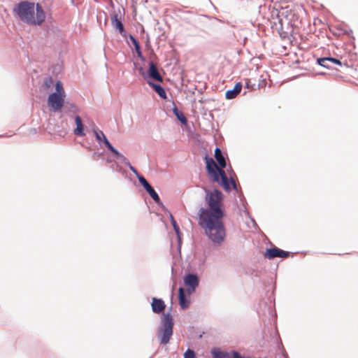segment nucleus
<instances>
[{"label":"nucleus","mask_w":358,"mask_h":358,"mask_svg":"<svg viewBox=\"0 0 358 358\" xmlns=\"http://www.w3.org/2000/svg\"><path fill=\"white\" fill-rule=\"evenodd\" d=\"M205 160L206 170L214 182L220 185L226 192H230L231 189L237 190L236 183L235 180L232 178L231 175L230 180L229 181L224 171L217 167L212 157H209L206 155L205 156Z\"/></svg>","instance_id":"obj_1"},{"label":"nucleus","mask_w":358,"mask_h":358,"mask_svg":"<svg viewBox=\"0 0 358 358\" xmlns=\"http://www.w3.org/2000/svg\"><path fill=\"white\" fill-rule=\"evenodd\" d=\"M223 217L208 218V222L201 224L208 238L212 241L215 247L220 246L226 237V229L222 220Z\"/></svg>","instance_id":"obj_2"},{"label":"nucleus","mask_w":358,"mask_h":358,"mask_svg":"<svg viewBox=\"0 0 358 358\" xmlns=\"http://www.w3.org/2000/svg\"><path fill=\"white\" fill-rule=\"evenodd\" d=\"M223 199V194L218 189H214L213 191L206 190L205 200L211 211V217H224V211L222 208Z\"/></svg>","instance_id":"obj_3"},{"label":"nucleus","mask_w":358,"mask_h":358,"mask_svg":"<svg viewBox=\"0 0 358 358\" xmlns=\"http://www.w3.org/2000/svg\"><path fill=\"white\" fill-rule=\"evenodd\" d=\"M34 2L20 1L13 8V12L21 21L31 25V22H34Z\"/></svg>","instance_id":"obj_4"},{"label":"nucleus","mask_w":358,"mask_h":358,"mask_svg":"<svg viewBox=\"0 0 358 358\" xmlns=\"http://www.w3.org/2000/svg\"><path fill=\"white\" fill-rule=\"evenodd\" d=\"M174 322L170 313L163 315L161 326L157 331L158 338L160 343L166 345L169 343L171 336L173 335V327Z\"/></svg>","instance_id":"obj_5"},{"label":"nucleus","mask_w":358,"mask_h":358,"mask_svg":"<svg viewBox=\"0 0 358 358\" xmlns=\"http://www.w3.org/2000/svg\"><path fill=\"white\" fill-rule=\"evenodd\" d=\"M66 94L63 84L57 81L55 84V92L51 93L48 97V103L54 112L61 111L64 105Z\"/></svg>","instance_id":"obj_6"},{"label":"nucleus","mask_w":358,"mask_h":358,"mask_svg":"<svg viewBox=\"0 0 358 358\" xmlns=\"http://www.w3.org/2000/svg\"><path fill=\"white\" fill-rule=\"evenodd\" d=\"M184 284L187 287L188 293L192 294L199 286V277L196 274L188 273L184 277Z\"/></svg>","instance_id":"obj_7"},{"label":"nucleus","mask_w":358,"mask_h":358,"mask_svg":"<svg viewBox=\"0 0 358 358\" xmlns=\"http://www.w3.org/2000/svg\"><path fill=\"white\" fill-rule=\"evenodd\" d=\"M290 253L287 251H284L276 247L266 249L264 257L268 259H273L275 257L286 258L289 257Z\"/></svg>","instance_id":"obj_8"},{"label":"nucleus","mask_w":358,"mask_h":358,"mask_svg":"<svg viewBox=\"0 0 358 358\" xmlns=\"http://www.w3.org/2000/svg\"><path fill=\"white\" fill-rule=\"evenodd\" d=\"M211 354L213 358H244L237 351H232V357L230 353L221 351L220 349H213Z\"/></svg>","instance_id":"obj_9"},{"label":"nucleus","mask_w":358,"mask_h":358,"mask_svg":"<svg viewBox=\"0 0 358 358\" xmlns=\"http://www.w3.org/2000/svg\"><path fill=\"white\" fill-rule=\"evenodd\" d=\"M45 13L42 6L39 3L36 4V17H34V22L31 25H41L45 20Z\"/></svg>","instance_id":"obj_10"},{"label":"nucleus","mask_w":358,"mask_h":358,"mask_svg":"<svg viewBox=\"0 0 358 358\" xmlns=\"http://www.w3.org/2000/svg\"><path fill=\"white\" fill-rule=\"evenodd\" d=\"M148 77H150L158 82H163V78L160 75L156 64L153 62H150L149 63V69L147 73V78Z\"/></svg>","instance_id":"obj_11"},{"label":"nucleus","mask_w":358,"mask_h":358,"mask_svg":"<svg viewBox=\"0 0 358 358\" xmlns=\"http://www.w3.org/2000/svg\"><path fill=\"white\" fill-rule=\"evenodd\" d=\"M151 308L154 313L159 314L164 310L166 305L162 299L153 297L152 299Z\"/></svg>","instance_id":"obj_12"},{"label":"nucleus","mask_w":358,"mask_h":358,"mask_svg":"<svg viewBox=\"0 0 358 358\" xmlns=\"http://www.w3.org/2000/svg\"><path fill=\"white\" fill-rule=\"evenodd\" d=\"M211 211L210 208H204L203 207L200 208L199 210V224L201 226V224H205L208 222V218H210L211 220L213 219V217H211L210 215Z\"/></svg>","instance_id":"obj_13"},{"label":"nucleus","mask_w":358,"mask_h":358,"mask_svg":"<svg viewBox=\"0 0 358 358\" xmlns=\"http://www.w3.org/2000/svg\"><path fill=\"white\" fill-rule=\"evenodd\" d=\"M74 120L76 127L73 131V134L77 136H85V126L83 123L81 117L78 115H76L75 116Z\"/></svg>","instance_id":"obj_14"},{"label":"nucleus","mask_w":358,"mask_h":358,"mask_svg":"<svg viewBox=\"0 0 358 358\" xmlns=\"http://www.w3.org/2000/svg\"><path fill=\"white\" fill-rule=\"evenodd\" d=\"M178 300L179 304L182 309H186L189 306V300L185 295V290L182 287L178 289Z\"/></svg>","instance_id":"obj_15"},{"label":"nucleus","mask_w":358,"mask_h":358,"mask_svg":"<svg viewBox=\"0 0 358 358\" xmlns=\"http://www.w3.org/2000/svg\"><path fill=\"white\" fill-rule=\"evenodd\" d=\"M242 84L236 83L233 89L229 90L225 93V98L227 99H233L237 96L242 90Z\"/></svg>","instance_id":"obj_16"},{"label":"nucleus","mask_w":358,"mask_h":358,"mask_svg":"<svg viewBox=\"0 0 358 358\" xmlns=\"http://www.w3.org/2000/svg\"><path fill=\"white\" fill-rule=\"evenodd\" d=\"M215 158L220 166V169L223 170L227 167V162L222 150L219 148H216L214 154Z\"/></svg>","instance_id":"obj_17"},{"label":"nucleus","mask_w":358,"mask_h":358,"mask_svg":"<svg viewBox=\"0 0 358 358\" xmlns=\"http://www.w3.org/2000/svg\"><path fill=\"white\" fill-rule=\"evenodd\" d=\"M148 84L155 90V92L159 95L162 99H166L167 96L165 90L160 85L153 83L150 80H148Z\"/></svg>","instance_id":"obj_18"},{"label":"nucleus","mask_w":358,"mask_h":358,"mask_svg":"<svg viewBox=\"0 0 358 358\" xmlns=\"http://www.w3.org/2000/svg\"><path fill=\"white\" fill-rule=\"evenodd\" d=\"M111 24L112 26L118 30L120 34H122L125 32L124 27L120 19H118L117 14H114L111 17Z\"/></svg>","instance_id":"obj_19"},{"label":"nucleus","mask_w":358,"mask_h":358,"mask_svg":"<svg viewBox=\"0 0 358 358\" xmlns=\"http://www.w3.org/2000/svg\"><path fill=\"white\" fill-rule=\"evenodd\" d=\"M54 85V80L51 76H46L43 79L42 88L43 91L48 92L52 88Z\"/></svg>","instance_id":"obj_20"},{"label":"nucleus","mask_w":358,"mask_h":358,"mask_svg":"<svg viewBox=\"0 0 358 358\" xmlns=\"http://www.w3.org/2000/svg\"><path fill=\"white\" fill-rule=\"evenodd\" d=\"M104 145L108 148V150H110L113 156L117 159L120 157V156L122 155L117 149H115L112 144L109 142L108 138L106 137H104Z\"/></svg>","instance_id":"obj_21"},{"label":"nucleus","mask_w":358,"mask_h":358,"mask_svg":"<svg viewBox=\"0 0 358 358\" xmlns=\"http://www.w3.org/2000/svg\"><path fill=\"white\" fill-rule=\"evenodd\" d=\"M173 113L174 115L176 117V118L182 124H186L187 122V120L185 117V116L183 115V113L178 110L177 106L174 105L173 108Z\"/></svg>","instance_id":"obj_22"},{"label":"nucleus","mask_w":358,"mask_h":358,"mask_svg":"<svg viewBox=\"0 0 358 358\" xmlns=\"http://www.w3.org/2000/svg\"><path fill=\"white\" fill-rule=\"evenodd\" d=\"M145 191L148 193V194L151 196V198L154 200V201L157 204H158V205L162 204L161 202L159 196L155 192V190L153 189V187L152 186L150 187H149L148 189H146Z\"/></svg>","instance_id":"obj_23"},{"label":"nucleus","mask_w":358,"mask_h":358,"mask_svg":"<svg viewBox=\"0 0 358 358\" xmlns=\"http://www.w3.org/2000/svg\"><path fill=\"white\" fill-rule=\"evenodd\" d=\"M94 134L95 136L96 140L98 142L99 145L103 144L104 145V137H106L104 134V133L99 129H94Z\"/></svg>","instance_id":"obj_24"},{"label":"nucleus","mask_w":358,"mask_h":358,"mask_svg":"<svg viewBox=\"0 0 358 358\" xmlns=\"http://www.w3.org/2000/svg\"><path fill=\"white\" fill-rule=\"evenodd\" d=\"M329 58L327 57H321L317 59V63L322 67H324L327 69H331V66L329 65Z\"/></svg>","instance_id":"obj_25"},{"label":"nucleus","mask_w":358,"mask_h":358,"mask_svg":"<svg viewBox=\"0 0 358 358\" xmlns=\"http://www.w3.org/2000/svg\"><path fill=\"white\" fill-rule=\"evenodd\" d=\"M63 108L65 110L71 112L73 113H76L78 111L77 106L74 103H71L69 102H64Z\"/></svg>","instance_id":"obj_26"},{"label":"nucleus","mask_w":358,"mask_h":358,"mask_svg":"<svg viewBox=\"0 0 358 358\" xmlns=\"http://www.w3.org/2000/svg\"><path fill=\"white\" fill-rule=\"evenodd\" d=\"M170 215V219H171V224L173 227V229L176 232V234H177L178 238H180V229H179V227L178 226L177 223H176V221L175 220L173 216L172 215L171 213H169Z\"/></svg>","instance_id":"obj_27"},{"label":"nucleus","mask_w":358,"mask_h":358,"mask_svg":"<svg viewBox=\"0 0 358 358\" xmlns=\"http://www.w3.org/2000/svg\"><path fill=\"white\" fill-rule=\"evenodd\" d=\"M138 180L140 184L143 187L145 190L148 189L149 187H151L150 183L146 180V179L143 176L138 177Z\"/></svg>","instance_id":"obj_28"},{"label":"nucleus","mask_w":358,"mask_h":358,"mask_svg":"<svg viewBox=\"0 0 358 358\" xmlns=\"http://www.w3.org/2000/svg\"><path fill=\"white\" fill-rule=\"evenodd\" d=\"M129 40L131 42V43L134 45L135 50H138L141 49V45L137 41V39L131 34L129 35Z\"/></svg>","instance_id":"obj_29"},{"label":"nucleus","mask_w":358,"mask_h":358,"mask_svg":"<svg viewBox=\"0 0 358 358\" xmlns=\"http://www.w3.org/2000/svg\"><path fill=\"white\" fill-rule=\"evenodd\" d=\"M184 358H196L194 352L188 349L184 354Z\"/></svg>","instance_id":"obj_30"},{"label":"nucleus","mask_w":358,"mask_h":358,"mask_svg":"<svg viewBox=\"0 0 358 358\" xmlns=\"http://www.w3.org/2000/svg\"><path fill=\"white\" fill-rule=\"evenodd\" d=\"M127 166L129 168V169L135 174V176H136L137 178H138V177H140L141 175L138 172V171L136 169L135 167H134L131 163H129V164L127 165Z\"/></svg>","instance_id":"obj_31"},{"label":"nucleus","mask_w":358,"mask_h":358,"mask_svg":"<svg viewBox=\"0 0 358 358\" xmlns=\"http://www.w3.org/2000/svg\"><path fill=\"white\" fill-rule=\"evenodd\" d=\"M117 159H119L121 162H122L126 166H127L130 163L129 161L128 160V159L127 157H125L122 154L120 156L119 158H117Z\"/></svg>","instance_id":"obj_32"},{"label":"nucleus","mask_w":358,"mask_h":358,"mask_svg":"<svg viewBox=\"0 0 358 358\" xmlns=\"http://www.w3.org/2000/svg\"><path fill=\"white\" fill-rule=\"evenodd\" d=\"M329 61H330L329 63L331 62V63L337 64L338 66H342V63L339 59L334 58V57H329Z\"/></svg>","instance_id":"obj_33"},{"label":"nucleus","mask_w":358,"mask_h":358,"mask_svg":"<svg viewBox=\"0 0 358 358\" xmlns=\"http://www.w3.org/2000/svg\"><path fill=\"white\" fill-rule=\"evenodd\" d=\"M227 171L229 173V178H228V180L229 181L230 180V178H231V174L232 176V178L234 180V177L236 176V174L234 172L231 166H229L227 169Z\"/></svg>","instance_id":"obj_34"},{"label":"nucleus","mask_w":358,"mask_h":358,"mask_svg":"<svg viewBox=\"0 0 358 358\" xmlns=\"http://www.w3.org/2000/svg\"><path fill=\"white\" fill-rule=\"evenodd\" d=\"M139 73L145 78L146 79L147 78V73H145V71H144L143 68L140 66V67H136Z\"/></svg>","instance_id":"obj_35"},{"label":"nucleus","mask_w":358,"mask_h":358,"mask_svg":"<svg viewBox=\"0 0 358 358\" xmlns=\"http://www.w3.org/2000/svg\"><path fill=\"white\" fill-rule=\"evenodd\" d=\"M136 52L137 54V56L140 58L141 61H145V57L142 54L141 49H139L138 50H136Z\"/></svg>","instance_id":"obj_36"},{"label":"nucleus","mask_w":358,"mask_h":358,"mask_svg":"<svg viewBox=\"0 0 358 358\" xmlns=\"http://www.w3.org/2000/svg\"><path fill=\"white\" fill-rule=\"evenodd\" d=\"M101 154L98 152H94L92 155L93 157H99Z\"/></svg>","instance_id":"obj_37"},{"label":"nucleus","mask_w":358,"mask_h":358,"mask_svg":"<svg viewBox=\"0 0 358 358\" xmlns=\"http://www.w3.org/2000/svg\"><path fill=\"white\" fill-rule=\"evenodd\" d=\"M249 82H250V80H248V81L246 83V84H245V87H246V88H250Z\"/></svg>","instance_id":"obj_38"},{"label":"nucleus","mask_w":358,"mask_h":358,"mask_svg":"<svg viewBox=\"0 0 358 358\" xmlns=\"http://www.w3.org/2000/svg\"><path fill=\"white\" fill-rule=\"evenodd\" d=\"M244 358H250V357H244Z\"/></svg>","instance_id":"obj_39"}]
</instances>
